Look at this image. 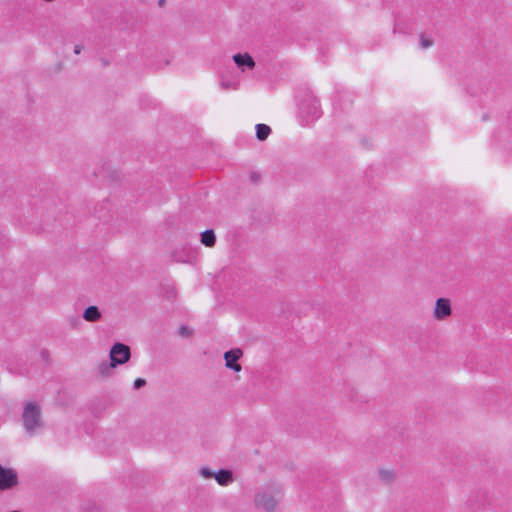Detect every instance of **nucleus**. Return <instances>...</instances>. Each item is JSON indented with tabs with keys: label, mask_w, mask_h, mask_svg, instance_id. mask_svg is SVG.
<instances>
[{
	"label": "nucleus",
	"mask_w": 512,
	"mask_h": 512,
	"mask_svg": "<svg viewBox=\"0 0 512 512\" xmlns=\"http://www.w3.org/2000/svg\"><path fill=\"white\" fill-rule=\"evenodd\" d=\"M21 419L26 433L30 436L36 435L45 426L41 406L36 402L24 404Z\"/></svg>",
	"instance_id": "obj_1"
},
{
	"label": "nucleus",
	"mask_w": 512,
	"mask_h": 512,
	"mask_svg": "<svg viewBox=\"0 0 512 512\" xmlns=\"http://www.w3.org/2000/svg\"><path fill=\"white\" fill-rule=\"evenodd\" d=\"M130 348L122 343H116L110 350V363L103 362L98 366L102 376H108L113 368L126 363L130 359Z\"/></svg>",
	"instance_id": "obj_2"
},
{
	"label": "nucleus",
	"mask_w": 512,
	"mask_h": 512,
	"mask_svg": "<svg viewBox=\"0 0 512 512\" xmlns=\"http://www.w3.org/2000/svg\"><path fill=\"white\" fill-rule=\"evenodd\" d=\"M172 263L192 264L197 259V251L188 243L172 250L168 255Z\"/></svg>",
	"instance_id": "obj_3"
},
{
	"label": "nucleus",
	"mask_w": 512,
	"mask_h": 512,
	"mask_svg": "<svg viewBox=\"0 0 512 512\" xmlns=\"http://www.w3.org/2000/svg\"><path fill=\"white\" fill-rule=\"evenodd\" d=\"M178 303V289L174 282L162 284V309L174 310Z\"/></svg>",
	"instance_id": "obj_4"
},
{
	"label": "nucleus",
	"mask_w": 512,
	"mask_h": 512,
	"mask_svg": "<svg viewBox=\"0 0 512 512\" xmlns=\"http://www.w3.org/2000/svg\"><path fill=\"white\" fill-rule=\"evenodd\" d=\"M18 485V476L12 468H4L0 465V490L6 491Z\"/></svg>",
	"instance_id": "obj_5"
},
{
	"label": "nucleus",
	"mask_w": 512,
	"mask_h": 512,
	"mask_svg": "<svg viewBox=\"0 0 512 512\" xmlns=\"http://www.w3.org/2000/svg\"><path fill=\"white\" fill-rule=\"evenodd\" d=\"M302 114L311 117L312 119L320 116V105L318 100L312 95H306L300 105Z\"/></svg>",
	"instance_id": "obj_6"
},
{
	"label": "nucleus",
	"mask_w": 512,
	"mask_h": 512,
	"mask_svg": "<svg viewBox=\"0 0 512 512\" xmlns=\"http://www.w3.org/2000/svg\"><path fill=\"white\" fill-rule=\"evenodd\" d=\"M452 314L451 302L448 298H438L433 310L435 320L443 321Z\"/></svg>",
	"instance_id": "obj_7"
},
{
	"label": "nucleus",
	"mask_w": 512,
	"mask_h": 512,
	"mask_svg": "<svg viewBox=\"0 0 512 512\" xmlns=\"http://www.w3.org/2000/svg\"><path fill=\"white\" fill-rule=\"evenodd\" d=\"M278 501L267 493H258L255 496V504L266 512H275Z\"/></svg>",
	"instance_id": "obj_8"
},
{
	"label": "nucleus",
	"mask_w": 512,
	"mask_h": 512,
	"mask_svg": "<svg viewBox=\"0 0 512 512\" xmlns=\"http://www.w3.org/2000/svg\"><path fill=\"white\" fill-rule=\"evenodd\" d=\"M242 356V351L238 348L231 349L224 353L225 365L227 368L232 369L235 372H240L242 367L237 361Z\"/></svg>",
	"instance_id": "obj_9"
},
{
	"label": "nucleus",
	"mask_w": 512,
	"mask_h": 512,
	"mask_svg": "<svg viewBox=\"0 0 512 512\" xmlns=\"http://www.w3.org/2000/svg\"><path fill=\"white\" fill-rule=\"evenodd\" d=\"M233 61L242 70H244V67H247L248 69H253L256 65L254 59L248 53L235 54L233 56Z\"/></svg>",
	"instance_id": "obj_10"
},
{
	"label": "nucleus",
	"mask_w": 512,
	"mask_h": 512,
	"mask_svg": "<svg viewBox=\"0 0 512 512\" xmlns=\"http://www.w3.org/2000/svg\"><path fill=\"white\" fill-rule=\"evenodd\" d=\"M83 318L87 322H97L102 318V313L97 306H89L84 310Z\"/></svg>",
	"instance_id": "obj_11"
},
{
	"label": "nucleus",
	"mask_w": 512,
	"mask_h": 512,
	"mask_svg": "<svg viewBox=\"0 0 512 512\" xmlns=\"http://www.w3.org/2000/svg\"><path fill=\"white\" fill-rule=\"evenodd\" d=\"M215 480L221 486H226L233 482V473L230 470L221 469L214 475Z\"/></svg>",
	"instance_id": "obj_12"
},
{
	"label": "nucleus",
	"mask_w": 512,
	"mask_h": 512,
	"mask_svg": "<svg viewBox=\"0 0 512 512\" xmlns=\"http://www.w3.org/2000/svg\"><path fill=\"white\" fill-rule=\"evenodd\" d=\"M201 243L207 247H213L216 243V236L213 230H206L201 234Z\"/></svg>",
	"instance_id": "obj_13"
},
{
	"label": "nucleus",
	"mask_w": 512,
	"mask_h": 512,
	"mask_svg": "<svg viewBox=\"0 0 512 512\" xmlns=\"http://www.w3.org/2000/svg\"><path fill=\"white\" fill-rule=\"evenodd\" d=\"M271 133V128L266 124L256 125V137L260 141H264Z\"/></svg>",
	"instance_id": "obj_14"
},
{
	"label": "nucleus",
	"mask_w": 512,
	"mask_h": 512,
	"mask_svg": "<svg viewBox=\"0 0 512 512\" xmlns=\"http://www.w3.org/2000/svg\"><path fill=\"white\" fill-rule=\"evenodd\" d=\"M378 475L380 479L385 483H392L396 478L395 472L390 469H380L378 471Z\"/></svg>",
	"instance_id": "obj_15"
},
{
	"label": "nucleus",
	"mask_w": 512,
	"mask_h": 512,
	"mask_svg": "<svg viewBox=\"0 0 512 512\" xmlns=\"http://www.w3.org/2000/svg\"><path fill=\"white\" fill-rule=\"evenodd\" d=\"M220 87L223 89V90H229V89H232V90H236L238 88V84L235 83V82H232L230 80H222L220 82Z\"/></svg>",
	"instance_id": "obj_16"
},
{
	"label": "nucleus",
	"mask_w": 512,
	"mask_h": 512,
	"mask_svg": "<svg viewBox=\"0 0 512 512\" xmlns=\"http://www.w3.org/2000/svg\"><path fill=\"white\" fill-rule=\"evenodd\" d=\"M178 333L183 338H190L193 335V330L190 327L186 326V325H182L179 328Z\"/></svg>",
	"instance_id": "obj_17"
},
{
	"label": "nucleus",
	"mask_w": 512,
	"mask_h": 512,
	"mask_svg": "<svg viewBox=\"0 0 512 512\" xmlns=\"http://www.w3.org/2000/svg\"><path fill=\"white\" fill-rule=\"evenodd\" d=\"M433 45V40L425 38L423 34L420 35V46L423 49L429 48Z\"/></svg>",
	"instance_id": "obj_18"
},
{
	"label": "nucleus",
	"mask_w": 512,
	"mask_h": 512,
	"mask_svg": "<svg viewBox=\"0 0 512 512\" xmlns=\"http://www.w3.org/2000/svg\"><path fill=\"white\" fill-rule=\"evenodd\" d=\"M200 475L203 476L204 478H212L214 477L215 473H213L209 468L207 467H202L199 471Z\"/></svg>",
	"instance_id": "obj_19"
},
{
	"label": "nucleus",
	"mask_w": 512,
	"mask_h": 512,
	"mask_svg": "<svg viewBox=\"0 0 512 512\" xmlns=\"http://www.w3.org/2000/svg\"><path fill=\"white\" fill-rule=\"evenodd\" d=\"M145 384H146L145 379H143V378H137V379L134 381L133 387H134V389H140V388H142L143 386H145Z\"/></svg>",
	"instance_id": "obj_20"
},
{
	"label": "nucleus",
	"mask_w": 512,
	"mask_h": 512,
	"mask_svg": "<svg viewBox=\"0 0 512 512\" xmlns=\"http://www.w3.org/2000/svg\"><path fill=\"white\" fill-rule=\"evenodd\" d=\"M81 51H82V46H80V45H75V47H74V53H75V54H80V53H81Z\"/></svg>",
	"instance_id": "obj_21"
}]
</instances>
